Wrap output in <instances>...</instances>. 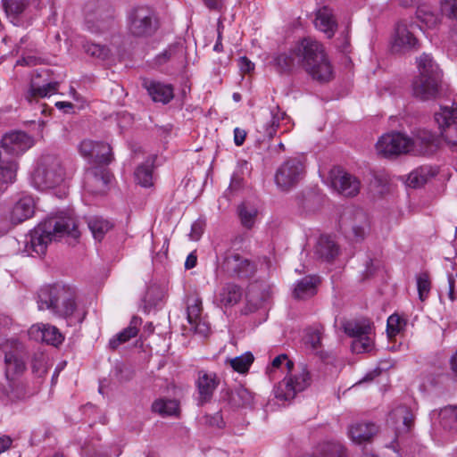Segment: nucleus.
<instances>
[{
    "label": "nucleus",
    "mask_w": 457,
    "mask_h": 457,
    "mask_svg": "<svg viewBox=\"0 0 457 457\" xmlns=\"http://www.w3.org/2000/svg\"><path fill=\"white\" fill-rule=\"evenodd\" d=\"M273 62L279 72H291L300 67L320 83L328 82L333 77V68L323 45L311 37L303 38L290 51L276 55Z\"/></svg>",
    "instance_id": "1"
},
{
    "label": "nucleus",
    "mask_w": 457,
    "mask_h": 457,
    "mask_svg": "<svg viewBox=\"0 0 457 457\" xmlns=\"http://www.w3.org/2000/svg\"><path fill=\"white\" fill-rule=\"evenodd\" d=\"M64 237L74 240L79 238L80 231L75 218L62 214L49 217L30 231L25 251L30 255H44L49 242Z\"/></svg>",
    "instance_id": "2"
},
{
    "label": "nucleus",
    "mask_w": 457,
    "mask_h": 457,
    "mask_svg": "<svg viewBox=\"0 0 457 457\" xmlns=\"http://www.w3.org/2000/svg\"><path fill=\"white\" fill-rule=\"evenodd\" d=\"M76 289L62 283L41 287L37 294L38 310L50 311L54 316L69 322L77 310Z\"/></svg>",
    "instance_id": "3"
},
{
    "label": "nucleus",
    "mask_w": 457,
    "mask_h": 457,
    "mask_svg": "<svg viewBox=\"0 0 457 457\" xmlns=\"http://www.w3.org/2000/svg\"><path fill=\"white\" fill-rule=\"evenodd\" d=\"M419 76L412 83L415 97L421 100L436 98L439 94L441 84V71L433 58L422 54L418 59Z\"/></svg>",
    "instance_id": "4"
},
{
    "label": "nucleus",
    "mask_w": 457,
    "mask_h": 457,
    "mask_svg": "<svg viewBox=\"0 0 457 457\" xmlns=\"http://www.w3.org/2000/svg\"><path fill=\"white\" fill-rule=\"evenodd\" d=\"M160 28L156 12L150 6L138 5L132 8L127 18L128 34L136 39H148Z\"/></svg>",
    "instance_id": "5"
},
{
    "label": "nucleus",
    "mask_w": 457,
    "mask_h": 457,
    "mask_svg": "<svg viewBox=\"0 0 457 457\" xmlns=\"http://www.w3.org/2000/svg\"><path fill=\"white\" fill-rule=\"evenodd\" d=\"M65 169L59 157L53 154L42 155L32 175L34 186L47 190L60 186L65 179Z\"/></svg>",
    "instance_id": "6"
},
{
    "label": "nucleus",
    "mask_w": 457,
    "mask_h": 457,
    "mask_svg": "<svg viewBox=\"0 0 457 457\" xmlns=\"http://www.w3.org/2000/svg\"><path fill=\"white\" fill-rule=\"evenodd\" d=\"M306 172L305 157H289L276 170L274 180L278 188L288 192L303 179Z\"/></svg>",
    "instance_id": "7"
},
{
    "label": "nucleus",
    "mask_w": 457,
    "mask_h": 457,
    "mask_svg": "<svg viewBox=\"0 0 457 457\" xmlns=\"http://www.w3.org/2000/svg\"><path fill=\"white\" fill-rule=\"evenodd\" d=\"M85 23L93 33L110 30L114 24L112 8L105 4L87 3L85 6Z\"/></svg>",
    "instance_id": "8"
},
{
    "label": "nucleus",
    "mask_w": 457,
    "mask_h": 457,
    "mask_svg": "<svg viewBox=\"0 0 457 457\" xmlns=\"http://www.w3.org/2000/svg\"><path fill=\"white\" fill-rule=\"evenodd\" d=\"M341 326L348 337L354 338L352 343V350L354 353H360L371 349L372 342L369 337L371 326L369 320L365 319L344 320Z\"/></svg>",
    "instance_id": "9"
},
{
    "label": "nucleus",
    "mask_w": 457,
    "mask_h": 457,
    "mask_svg": "<svg viewBox=\"0 0 457 457\" xmlns=\"http://www.w3.org/2000/svg\"><path fill=\"white\" fill-rule=\"evenodd\" d=\"M4 354V375L6 379L19 378L26 370L23 345L16 339L7 341L2 347Z\"/></svg>",
    "instance_id": "10"
},
{
    "label": "nucleus",
    "mask_w": 457,
    "mask_h": 457,
    "mask_svg": "<svg viewBox=\"0 0 457 457\" xmlns=\"http://www.w3.org/2000/svg\"><path fill=\"white\" fill-rule=\"evenodd\" d=\"M300 371L285 379L275 390V396L279 400L289 401L295 398L297 393L306 389L312 383L311 374L305 364L299 366Z\"/></svg>",
    "instance_id": "11"
},
{
    "label": "nucleus",
    "mask_w": 457,
    "mask_h": 457,
    "mask_svg": "<svg viewBox=\"0 0 457 457\" xmlns=\"http://www.w3.org/2000/svg\"><path fill=\"white\" fill-rule=\"evenodd\" d=\"M409 137L395 132L383 135L376 145L378 153L386 158L410 153Z\"/></svg>",
    "instance_id": "12"
},
{
    "label": "nucleus",
    "mask_w": 457,
    "mask_h": 457,
    "mask_svg": "<svg viewBox=\"0 0 457 457\" xmlns=\"http://www.w3.org/2000/svg\"><path fill=\"white\" fill-rule=\"evenodd\" d=\"M221 269L229 276L247 278L254 275L256 265L237 253H227L221 264Z\"/></svg>",
    "instance_id": "13"
},
{
    "label": "nucleus",
    "mask_w": 457,
    "mask_h": 457,
    "mask_svg": "<svg viewBox=\"0 0 457 457\" xmlns=\"http://www.w3.org/2000/svg\"><path fill=\"white\" fill-rule=\"evenodd\" d=\"M331 187L346 197L355 196L360 191V181L340 167H334L329 171Z\"/></svg>",
    "instance_id": "14"
},
{
    "label": "nucleus",
    "mask_w": 457,
    "mask_h": 457,
    "mask_svg": "<svg viewBox=\"0 0 457 457\" xmlns=\"http://www.w3.org/2000/svg\"><path fill=\"white\" fill-rule=\"evenodd\" d=\"M410 153L415 155L430 154L439 145V137L430 130L418 129L413 137H409Z\"/></svg>",
    "instance_id": "15"
},
{
    "label": "nucleus",
    "mask_w": 457,
    "mask_h": 457,
    "mask_svg": "<svg viewBox=\"0 0 457 457\" xmlns=\"http://www.w3.org/2000/svg\"><path fill=\"white\" fill-rule=\"evenodd\" d=\"M34 144L31 137L23 131H12L3 136L1 147L4 153L12 156H19L29 149Z\"/></svg>",
    "instance_id": "16"
},
{
    "label": "nucleus",
    "mask_w": 457,
    "mask_h": 457,
    "mask_svg": "<svg viewBox=\"0 0 457 457\" xmlns=\"http://www.w3.org/2000/svg\"><path fill=\"white\" fill-rule=\"evenodd\" d=\"M110 172L102 167H91L86 170L84 177L85 188L93 195L102 194L111 181Z\"/></svg>",
    "instance_id": "17"
},
{
    "label": "nucleus",
    "mask_w": 457,
    "mask_h": 457,
    "mask_svg": "<svg viewBox=\"0 0 457 457\" xmlns=\"http://www.w3.org/2000/svg\"><path fill=\"white\" fill-rule=\"evenodd\" d=\"M202 300L200 298L194 297L188 299L187 313L190 330L206 337L210 331V327L209 324L202 319Z\"/></svg>",
    "instance_id": "18"
},
{
    "label": "nucleus",
    "mask_w": 457,
    "mask_h": 457,
    "mask_svg": "<svg viewBox=\"0 0 457 457\" xmlns=\"http://www.w3.org/2000/svg\"><path fill=\"white\" fill-rule=\"evenodd\" d=\"M345 229L351 232L356 241H361L366 235L369 226L367 214L361 209L352 211L342 219Z\"/></svg>",
    "instance_id": "19"
},
{
    "label": "nucleus",
    "mask_w": 457,
    "mask_h": 457,
    "mask_svg": "<svg viewBox=\"0 0 457 457\" xmlns=\"http://www.w3.org/2000/svg\"><path fill=\"white\" fill-rule=\"evenodd\" d=\"M142 86L154 103L167 104L174 98V87L171 84L144 79Z\"/></svg>",
    "instance_id": "20"
},
{
    "label": "nucleus",
    "mask_w": 457,
    "mask_h": 457,
    "mask_svg": "<svg viewBox=\"0 0 457 457\" xmlns=\"http://www.w3.org/2000/svg\"><path fill=\"white\" fill-rule=\"evenodd\" d=\"M29 334L35 340H41L54 346H58L64 340V337L60 330L50 324L33 325L29 328Z\"/></svg>",
    "instance_id": "21"
},
{
    "label": "nucleus",
    "mask_w": 457,
    "mask_h": 457,
    "mask_svg": "<svg viewBox=\"0 0 457 457\" xmlns=\"http://www.w3.org/2000/svg\"><path fill=\"white\" fill-rule=\"evenodd\" d=\"M220 384L216 373H207L205 371H199L196 386L198 389V403L200 405L211 401L213 392Z\"/></svg>",
    "instance_id": "22"
},
{
    "label": "nucleus",
    "mask_w": 457,
    "mask_h": 457,
    "mask_svg": "<svg viewBox=\"0 0 457 457\" xmlns=\"http://www.w3.org/2000/svg\"><path fill=\"white\" fill-rule=\"evenodd\" d=\"M415 27L411 24L410 28L404 23H398L395 29L394 49L396 51H409L418 48V39L411 29Z\"/></svg>",
    "instance_id": "23"
},
{
    "label": "nucleus",
    "mask_w": 457,
    "mask_h": 457,
    "mask_svg": "<svg viewBox=\"0 0 457 457\" xmlns=\"http://www.w3.org/2000/svg\"><path fill=\"white\" fill-rule=\"evenodd\" d=\"M378 433V427L372 422H355L348 428V435L355 444L370 442Z\"/></svg>",
    "instance_id": "24"
},
{
    "label": "nucleus",
    "mask_w": 457,
    "mask_h": 457,
    "mask_svg": "<svg viewBox=\"0 0 457 457\" xmlns=\"http://www.w3.org/2000/svg\"><path fill=\"white\" fill-rule=\"evenodd\" d=\"M35 212V203L31 196L20 198L13 205L10 219L13 224H19L31 218Z\"/></svg>",
    "instance_id": "25"
},
{
    "label": "nucleus",
    "mask_w": 457,
    "mask_h": 457,
    "mask_svg": "<svg viewBox=\"0 0 457 457\" xmlns=\"http://www.w3.org/2000/svg\"><path fill=\"white\" fill-rule=\"evenodd\" d=\"M314 24L318 29L327 35L328 38H331L337 29V23L332 10L327 6H323L317 11Z\"/></svg>",
    "instance_id": "26"
},
{
    "label": "nucleus",
    "mask_w": 457,
    "mask_h": 457,
    "mask_svg": "<svg viewBox=\"0 0 457 457\" xmlns=\"http://www.w3.org/2000/svg\"><path fill=\"white\" fill-rule=\"evenodd\" d=\"M18 163L13 158H6L0 150V188L5 189L16 180Z\"/></svg>",
    "instance_id": "27"
},
{
    "label": "nucleus",
    "mask_w": 457,
    "mask_h": 457,
    "mask_svg": "<svg viewBox=\"0 0 457 457\" xmlns=\"http://www.w3.org/2000/svg\"><path fill=\"white\" fill-rule=\"evenodd\" d=\"M156 156H149L145 162L137 167L134 172L135 181L143 187H151L154 186V168Z\"/></svg>",
    "instance_id": "28"
},
{
    "label": "nucleus",
    "mask_w": 457,
    "mask_h": 457,
    "mask_svg": "<svg viewBox=\"0 0 457 457\" xmlns=\"http://www.w3.org/2000/svg\"><path fill=\"white\" fill-rule=\"evenodd\" d=\"M319 278L315 276H306L297 281L293 296L296 300H307L317 294Z\"/></svg>",
    "instance_id": "29"
},
{
    "label": "nucleus",
    "mask_w": 457,
    "mask_h": 457,
    "mask_svg": "<svg viewBox=\"0 0 457 457\" xmlns=\"http://www.w3.org/2000/svg\"><path fill=\"white\" fill-rule=\"evenodd\" d=\"M315 254L327 262L333 261L339 253V246L328 236L320 237L315 246Z\"/></svg>",
    "instance_id": "30"
},
{
    "label": "nucleus",
    "mask_w": 457,
    "mask_h": 457,
    "mask_svg": "<svg viewBox=\"0 0 457 457\" xmlns=\"http://www.w3.org/2000/svg\"><path fill=\"white\" fill-rule=\"evenodd\" d=\"M142 320L137 316H133L129 327L118 333L114 337L110 339L109 347L112 350L117 349L121 344L128 342L130 338L135 337L138 333V327L141 325Z\"/></svg>",
    "instance_id": "31"
},
{
    "label": "nucleus",
    "mask_w": 457,
    "mask_h": 457,
    "mask_svg": "<svg viewBox=\"0 0 457 457\" xmlns=\"http://www.w3.org/2000/svg\"><path fill=\"white\" fill-rule=\"evenodd\" d=\"M226 400L234 408H242L250 405L253 396L252 393L244 386H238L232 391H226Z\"/></svg>",
    "instance_id": "32"
},
{
    "label": "nucleus",
    "mask_w": 457,
    "mask_h": 457,
    "mask_svg": "<svg viewBox=\"0 0 457 457\" xmlns=\"http://www.w3.org/2000/svg\"><path fill=\"white\" fill-rule=\"evenodd\" d=\"M455 114L457 115V112ZM444 115L443 118L439 116V120L443 124L439 129L440 135L449 146L457 147V120L450 124L448 122L451 118V113L447 112ZM455 119H457V117H455Z\"/></svg>",
    "instance_id": "33"
},
{
    "label": "nucleus",
    "mask_w": 457,
    "mask_h": 457,
    "mask_svg": "<svg viewBox=\"0 0 457 457\" xmlns=\"http://www.w3.org/2000/svg\"><path fill=\"white\" fill-rule=\"evenodd\" d=\"M242 297V289L234 283L225 284L218 295V301L222 306H231L237 303Z\"/></svg>",
    "instance_id": "34"
},
{
    "label": "nucleus",
    "mask_w": 457,
    "mask_h": 457,
    "mask_svg": "<svg viewBox=\"0 0 457 457\" xmlns=\"http://www.w3.org/2000/svg\"><path fill=\"white\" fill-rule=\"evenodd\" d=\"M40 77V74H37L36 77L31 79L29 96H27L29 101L34 97H46L58 90L59 83L56 81L39 85L37 79Z\"/></svg>",
    "instance_id": "35"
},
{
    "label": "nucleus",
    "mask_w": 457,
    "mask_h": 457,
    "mask_svg": "<svg viewBox=\"0 0 457 457\" xmlns=\"http://www.w3.org/2000/svg\"><path fill=\"white\" fill-rule=\"evenodd\" d=\"M435 175L436 173L432 170L431 167L420 166L409 174L407 185L412 188L421 187Z\"/></svg>",
    "instance_id": "36"
},
{
    "label": "nucleus",
    "mask_w": 457,
    "mask_h": 457,
    "mask_svg": "<svg viewBox=\"0 0 457 457\" xmlns=\"http://www.w3.org/2000/svg\"><path fill=\"white\" fill-rule=\"evenodd\" d=\"M392 415L396 424L401 423L403 425L402 428H397L402 432L407 433L414 426V415L411 410L405 405L395 408Z\"/></svg>",
    "instance_id": "37"
},
{
    "label": "nucleus",
    "mask_w": 457,
    "mask_h": 457,
    "mask_svg": "<svg viewBox=\"0 0 457 457\" xmlns=\"http://www.w3.org/2000/svg\"><path fill=\"white\" fill-rule=\"evenodd\" d=\"M439 422L448 431H457V405H448L440 410Z\"/></svg>",
    "instance_id": "38"
},
{
    "label": "nucleus",
    "mask_w": 457,
    "mask_h": 457,
    "mask_svg": "<svg viewBox=\"0 0 457 457\" xmlns=\"http://www.w3.org/2000/svg\"><path fill=\"white\" fill-rule=\"evenodd\" d=\"M271 120L261 125L260 132H263L264 137H267L268 139H271L277 132V129L279 126V121L284 120L287 116L285 112H281L278 106L274 107L271 112Z\"/></svg>",
    "instance_id": "39"
},
{
    "label": "nucleus",
    "mask_w": 457,
    "mask_h": 457,
    "mask_svg": "<svg viewBox=\"0 0 457 457\" xmlns=\"http://www.w3.org/2000/svg\"><path fill=\"white\" fill-rule=\"evenodd\" d=\"M113 160L112 147L104 142H98L90 162L99 165H108Z\"/></svg>",
    "instance_id": "40"
},
{
    "label": "nucleus",
    "mask_w": 457,
    "mask_h": 457,
    "mask_svg": "<svg viewBox=\"0 0 457 457\" xmlns=\"http://www.w3.org/2000/svg\"><path fill=\"white\" fill-rule=\"evenodd\" d=\"M320 457H348L346 449L337 442H326L319 446Z\"/></svg>",
    "instance_id": "41"
},
{
    "label": "nucleus",
    "mask_w": 457,
    "mask_h": 457,
    "mask_svg": "<svg viewBox=\"0 0 457 457\" xmlns=\"http://www.w3.org/2000/svg\"><path fill=\"white\" fill-rule=\"evenodd\" d=\"M152 411L162 416L175 415L179 411V403L176 400L157 399L152 403Z\"/></svg>",
    "instance_id": "42"
},
{
    "label": "nucleus",
    "mask_w": 457,
    "mask_h": 457,
    "mask_svg": "<svg viewBox=\"0 0 457 457\" xmlns=\"http://www.w3.org/2000/svg\"><path fill=\"white\" fill-rule=\"evenodd\" d=\"M237 211L241 224L246 228H252L258 214L257 209L246 203H242L238 206Z\"/></svg>",
    "instance_id": "43"
},
{
    "label": "nucleus",
    "mask_w": 457,
    "mask_h": 457,
    "mask_svg": "<svg viewBox=\"0 0 457 457\" xmlns=\"http://www.w3.org/2000/svg\"><path fill=\"white\" fill-rule=\"evenodd\" d=\"M88 228L95 239L101 241L104 235L112 228V225L103 218L96 217L88 220Z\"/></svg>",
    "instance_id": "44"
},
{
    "label": "nucleus",
    "mask_w": 457,
    "mask_h": 457,
    "mask_svg": "<svg viewBox=\"0 0 457 457\" xmlns=\"http://www.w3.org/2000/svg\"><path fill=\"white\" fill-rule=\"evenodd\" d=\"M417 19L428 28H435L440 21L438 13H436L430 7L422 5L416 11Z\"/></svg>",
    "instance_id": "45"
},
{
    "label": "nucleus",
    "mask_w": 457,
    "mask_h": 457,
    "mask_svg": "<svg viewBox=\"0 0 457 457\" xmlns=\"http://www.w3.org/2000/svg\"><path fill=\"white\" fill-rule=\"evenodd\" d=\"M8 380V390L7 396L11 401H17L24 399L28 395L27 385L20 381L18 378L7 379Z\"/></svg>",
    "instance_id": "46"
},
{
    "label": "nucleus",
    "mask_w": 457,
    "mask_h": 457,
    "mask_svg": "<svg viewBox=\"0 0 457 457\" xmlns=\"http://www.w3.org/2000/svg\"><path fill=\"white\" fill-rule=\"evenodd\" d=\"M36 0H3L4 11L8 16L17 18Z\"/></svg>",
    "instance_id": "47"
},
{
    "label": "nucleus",
    "mask_w": 457,
    "mask_h": 457,
    "mask_svg": "<svg viewBox=\"0 0 457 457\" xmlns=\"http://www.w3.org/2000/svg\"><path fill=\"white\" fill-rule=\"evenodd\" d=\"M407 324L406 320L395 313L388 317L386 322V332L390 338L401 333Z\"/></svg>",
    "instance_id": "48"
},
{
    "label": "nucleus",
    "mask_w": 457,
    "mask_h": 457,
    "mask_svg": "<svg viewBox=\"0 0 457 457\" xmlns=\"http://www.w3.org/2000/svg\"><path fill=\"white\" fill-rule=\"evenodd\" d=\"M253 360V355L251 353H245L243 355L230 360V365L234 370L239 373H245L248 370Z\"/></svg>",
    "instance_id": "49"
},
{
    "label": "nucleus",
    "mask_w": 457,
    "mask_h": 457,
    "mask_svg": "<svg viewBox=\"0 0 457 457\" xmlns=\"http://www.w3.org/2000/svg\"><path fill=\"white\" fill-rule=\"evenodd\" d=\"M83 47L87 54L101 60H105L110 55V49L105 46L87 43L83 46Z\"/></svg>",
    "instance_id": "50"
},
{
    "label": "nucleus",
    "mask_w": 457,
    "mask_h": 457,
    "mask_svg": "<svg viewBox=\"0 0 457 457\" xmlns=\"http://www.w3.org/2000/svg\"><path fill=\"white\" fill-rule=\"evenodd\" d=\"M417 288L419 293V298L420 301H425L428 295L431 288V283L429 276L427 272H423L417 278Z\"/></svg>",
    "instance_id": "51"
},
{
    "label": "nucleus",
    "mask_w": 457,
    "mask_h": 457,
    "mask_svg": "<svg viewBox=\"0 0 457 457\" xmlns=\"http://www.w3.org/2000/svg\"><path fill=\"white\" fill-rule=\"evenodd\" d=\"M31 370L37 377H42L46 373V361L43 353L34 354L31 360Z\"/></svg>",
    "instance_id": "52"
},
{
    "label": "nucleus",
    "mask_w": 457,
    "mask_h": 457,
    "mask_svg": "<svg viewBox=\"0 0 457 457\" xmlns=\"http://www.w3.org/2000/svg\"><path fill=\"white\" fill-rule=\"evenodd\" d=\"M98 141H93L90 139H85L81 141V143L79 145V154L88 159V161H91V158L93 156L94 151L96 150V147L97 146Z\"/></svg>",
    "instance_id": "53"
},
{
    "label": "nucleus",
    "mask_w": 457,
    "mask_h": 457,
    "mask_svg": "<svg viewBox=\"0 0 457 457\" xmlns=\"http://www.w3.org/2000/svg\"><path fill=\"white\" fill-rule=\"evenodd\" d=\"M447 112L451 113V118L449 119L448 123H453V121H455L457 120L455 119V117H457V115L455 114L457 113V104H453L452 106H441L440 110L438 112H436L434 114L435 121L438 125V129H440L441 125H443L439 120V116L443 118L445 116L444 114H445V112Z\"/></svg>",
    "instance_id": "54"
},
{
    "label": "nucleus",
    "mask_w": 457,
    "mask_h": 457,
    "mask_svg": "<svg viewBox=\"0 0 457 457\" xmlns=\"http://www.w3.org/2000/svg\"><path fill=\"white\" fill-rule=\"evenodd\" d=\"M304 342L312 350H318L321 346V333L318 330L307 332Z\"/></svg>",
    "instance_id": "55"
},
{
    "label": "nucleus",
    "mask_w": 457,
    "mask_h": 457,
    "mask_svg": "<svg viewBox=\"0 0 457 457\" xmlns=\"http://www.w3.org/2000/svg\"><path fill=\"white\" fill-rule=\"evenodd\" d=\"M155 294H160L159 288L155 286L149 287L143 299L145 303V312H147V306L152 307L154 305H156L158 301L161 300L160 296H158L156 299L152 298V296L154 295Z\"/></svg>",
    "instance_id": "56"
},
{
    "label": "nucleus",
    "mask_w": 457,
    "mask_h": 457,
    "mask_svg": "<svg viewBox=\"0 0 457 457\" xmlns=\"http://www.w3.org/2000/svg\"><path fill=\"white\" fill-rule=\"evenodd\" d=\"M178 51L177 45L169 46L162 54L156 56V62L160 65L167 62L172 56L176 55Z\"/></svg>",
    "instance_id": "57"
},
{
    "label": "nucleus",
    "mask_w": 457,
    "mask_h": 457,
    "mask_svg": "<svg viewBox=\"0 0 457 457\" xmlns=\"http://www.w3.org/2000/svg\"><path fill=\"white\" fill-rule=\"evenodd\" d=\"M205 223L202 220H195L191 226L189 237L192 240L197 241L204 233Z\"/></svg>",
    "instance_id": "58"
},
{
    "label": "nucleus",
    "mask_w": 457,
    "mask_h": 457,
    "mask_svg": "<svg viewBox=\"0 0 457 457\" xmlns=\"http://www.w3.org/2000/svg\"><path fill=\"white\" fill-rule=\"evenodd\" d=\"M239 66L240 70L245 73L250 72L254 69V64L245 56L240 57Z\"/></svg>",
    "instance_id": "59"
},
{
    "label": "nucleus",
    "mask_w": 457,
    "mask_h": 457,
    "mask_svg": "<svg viewBox=\"0 0 457 457\" xmlns=\"http://www.w3.org/2000/svg\"><path fill=\"white\" fill-rule=\"evenodd\" d=\"M246 132L244 129L236 128L234 129V142L237 145H242L245 140Z\"/></svg>",
    "instance_id": "60"
},
{
    "label": "nucleus",
    "mask_w": 457,
    "mask_h": 457,
    "mask_svg": "<svg viewBox=\"0 0 457 457\" xmlns=\"http://www.w3.org/2000/svg\"><path fill=\"white\" fill-rule=\"evenodd\" d=\"M445 6L449 11V15L457 19V0H445Z\"/></svg>",
    "instance_id": "61"
},
{
    "label": "nucleus",
    "mask_w": 457,
    "mask_h": 457,
    "mask_svg": "<svg viewBox=\"0 0 457 457\" xmlns=\"http://www.w3.org/2000/svg\"><path fill=\"white\" fill-rule=\"evenodd\" d=\"M196 263H197V256L196 254L193 252V253H190L187 257V260L185 262V268L187 270H190V269H193L196 266Z\"/></svg>",
    "instance_id": "62"
},
{
    "label": "nucleus",
    "mask_w": 457,
    "mask_h": 457,
    "mask_svg": "<svg viewBox=\"0 0 457 457\" xmlns=\"http://www.w3.org/2000/svg\"><path fill=\"white\" fill-rule=\"evenodd\" d=\"M203 2L211 10H220L223 5L222 0H203Z\"/></svg>",
    "instance_id": "63"
},
{
    "label": "nucleus",
    "mask_w": 457,
    "mask_h": 457,
    "mask_svg": "<svg viewBox=\"0 0 457 457\" xmlns=\"http://www.w3.org/2000/svg\"><path fill=\"white\" fill-rule=\"evenodd\" d=\"M207 422L211 426L221 427V424H223L222 417L219 412L216 413L213 417H207Z\"/></svg>",
    "instance_id": "64"
}]
</instances>
